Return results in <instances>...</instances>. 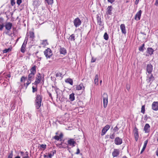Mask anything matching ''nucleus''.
Wrapping results in <instances>:
<instances>
[{
	"label": "nucleus",
	"instance_id": "nucleus-31",
	"mask_svg": "<svg viewBox=\"0 0 158 158\" xmlns=\"http://www.w3.org/2000/svg\"><path fill=\"white\" fill-rule=\"evenodd\" d=\"M69 39L71 41H74L75 39V35L74 34H72L69 37Z\"/></svg>",
	"mask_w": 158,
	"mask_h": 158
},
{
	"label": "nucleus",
	"instance_id": "nucleus-57",
	"mask_svg": "<svg viewBox=\"0 0 158 158\" xmlns=\"http://www.w3.org/2000/svg\"><path fill=\"white\" fill-rule=\"evenodd\" d=\"M80 153V149H79L78 148L77 149V152L75 153V154H78Z\"/></svg>",
	"mask_w": 158,
	"mask_h": 158
},
{
	"label": "nucleus",
	"instance_id": "nucleus-7",
	"mask_svg": "<svg viewBox=\"0 0 158 158\" xmlns=\"http://www.w3.org/2000/svg\"><path fill=\"white\" fill-rule=\"evenodd\" d=\"M133 132L134 133V136L135 137V139L136 141H137L138 139V138L139 137L138 130L136 126H135Z\"/></svg>",
	"mask_w": 158,
	"mask_h": 158
},
{
	"label": "nucleus",
	"instance_id": "nucleus-56",
	"mask_svg": "<svg viewBox=\"0 0 158 158\" xmlns=\"http://www.w3.org/2000/svg\"><path fill=\"white\" fill-rule=\"evenodd\" d=\"M96 58H94L93 57H92L91 60V62L92 63L96 61Z\"/></svg>",
	"mask_w": 158,
	"mask_h": 158
},
{
	"label": "nucleus",
	"instance_id": "nucleus-51",
	"mask_svg": "<svg viewBox=\"0 0 158 158\" xmlns=\"http://www.w3.org/2000/svg\"><path fill=\"white\" fill-rule=\"evenodd\" d=\"M119 130V128L117 127V126H116L113 129V130L115 132H116L118 131Z\"/></svg>",
	"mask_w": 158,
	"mask_h": 158
},
{
	"label": "nucleus",
	"instance_id": "nucleus-38",
	"mask_svg": "<svg viewBox=\"0 0 158 158\" xmlns=\"http://www.w3.org/2000/svg\"><path fill=\"white\" fill-rule=\"evenodd\" d=\"M56 94H57V98H59V99H60V96L59 95L60 94V92H62V91L60 90V91H58V90H56Z\"/></svg>",
	"mask_w": 158,
	"mask_h": 158
},
{
	"label": "nucleus",
	"instance_id": "nucleus-12",
	"mask_svg": "<svg viewBox=\"0 0 158 158\" xmlns=\"http://www.w3.org/2000/svg\"><path fill=\"white\" fill-rule=\"evenodd\" d=\"M110 127L109 125H106L102 129L101 135H104L106 131L109 129Z\"/></svg>",
	"mask_w": 158,
	"mask_h": 158
},
{
	"label": "nucleus",
	"instance_id": "nucleus-41",
	"mask_svg": "<svg viewBox=\"0 0 158 158\" xmlns=\"http://www.w3.org/2000/svg\"><path fill=\"white\" fill-rule=\"evenodd\" d=\"M27 78V77H25L24 76H23L20 79V81L22 82L23 81H25L26 79Z\"/></svg>",
	"mask_w": 158,
	"mask_h": 158
},
{
	"label": "nucleus",
	"instance_id": "nucleus-40",
	"mask_svg": "<svg viewBox=\"0 0 158 158\" xmlns=\"http://www.w3.org/2000/svg\"><path fill=\"white\" fill-rule=\"evenodd\" d=\"M145 105H144L142 106L141 109V112L143 114H144L145 112Z\"/></svg>",
	"mask_w": 158,
	"mask_h": 158
},
{
	"label": "nucleus",
	"instance_id": "nucleus-29",
	"mask_svg": "<svg viewBox=\"0 0 158 158\" xmlns=\"http://www.w3.org/2000/svg\"><path fill=\"white\" fill-rule=\"evenodd\" d=\"M145 44H143L139 48V50L140 51L143 52V51L145 49V48H144Z\"/></svg>",
	"mask_w": 158,
	"mask_h": 158
},
{
	"label": "nucleus",
	"instance_id": "nucleus-1",
	"mask_svg": "<svg viewBox=\"0 0 158 158\" xmlns=\"http://www.w3.org/2000/svg\"><path fill=\"white\" fill-rule=\"evenodd\" d=\"M42 100V97L41 95L38 94L35 97V106L36 109H39L41 106V103Z\"/></svg>",
	"mask_w": 158,
	"mask_h": 158
},
{
	"label": "nucleus",
	"instance_id": "nucleus-8",
	"mask_svg": "<svg viewBox=\"0 0 158 158\" xmlns=\"http://www.w3.org/2000/svg\"><path fill=\"white\" fill-rule=\"evenodd\" d=\"M123 142L122 139L120 138L119 137H117L115 138L114 139V143L117 145H119L121 144Z\"/></svg>",
	"mask_w": 158,
	"mask_h": 158
},
{
	"label": "nucleus",
	"instance_id": "nucleus-64",
	"mask_svg": "<svg viewBox=\"0 0 158 158\" xmlns=\"http://www.w3.org/2000/svg\"><path fill=\"white\" fill-rule=\"evenodd\" d=\"M156 156H158V148H157V150L156 151Z\"/></svg>",
	"mask_w": 158,
	"mask_h": 158
},
{
	"label": "nucleus",
	"instance_id": "nucleus-3",
	"mask_svg": "<svg viewBox=\"0 0 158 158\" xmlns=\"http://www.w3.org/2000/svg\"><path fill=\"white\" fill-rule=\"evenodd\" d=\"M44 53L47 59L51 58L52 55V51L49 48H48L46 49L44 51Z\"/></svg>",
	"mask_w": 158,
	"mask_h": 158
},
{
	"label": "nucleus",
	"instance_id": "nucleus-28",
	"mask_svg": "<svg viewBox=\"0 0 158 158\" xmlns=\"http://www.w3.org/2000/svg\"><path fill=\"white\" fill-rule=\"evenodd\" d=\"M75 94L74 93H72L70 94L69 96V99L71 101H73L75 99Z\"/></svg>",
	"mask_w": 158,
	"mask_h": 158
},
{
	"label": "nucleus",
	"instance_id": "nucleus-37",
	"mask_svg": "<svg viewBox=\"0 0 158 158\" xmlns=\"http://www.w3.org/2000/svg\"><path fill=\"white\" fill-rule=\"evenodd\" d=\"M39 145L40 146H39V147H40L41 148H43L44 150L46 148L47 146L45 144H39Z\"/></svg>",
	"mask_w": 158,
	"mask_h": 158
},
{
	"label": "nucleus",
	"instance_id": "nucleus-32",
	"mask_svg": "<svg viewBox=\"0 0 158 158\" xmlns=\"http://www.w3.org/2000/svg\"><path fill=\"white\" fill-rule=\"evenodd\" d=\"M56 152V151L55 150H53L51 152V153L49 154L48 156V157L50 158H51L54 155V154Z\"/></svg>",
	"mask_w": 158,
	"mask_h": 158
},
{
	"label": "nucleus",
	"instance_id": "nucleus-50",
	"mask_svg": "<svg viewBox=\"0 0 158 158\" xmlns=\"http://www.w3.org/2000/svg\"><path fill=\"white\" fill-rule=\"evenodd\" d=\"M11 5L12 6H14L15 3V0H11Z\"/></svg>",
	"mask_w": 158,
	"mask_h": 158
},
{
	"label": "nucleus",
	"instance_id": "nucleus-2",
	"mask_svg": "<svg viewBox=\"0 0 158 158\" xmlns=\"http://www.w3.org/2000/svg\"><path fill=\"white\" fill-rule=\"evenodd\" d=\"M44 74L42 76H41L40 74V73H38L36 77L35 81L34 83H32V84L37 85L38 84L40 83L41 80L44 81Z\"/></svg>",
	"mask_w": 158,
	"mask_h": 158
},
{
	"label": "nucleus",
	"instance_id": "nucleus-18",
	"mask_svg": "<svg viewBox=\"0 0 158 158\" xmlns=\"http://www.w3.org/2000/svg\"><path fill=\"white\" fill-rule=\"evenodd\" d=\"M147 78H147V81L148 83L150 82L151 83L154 80V78L152 74H151L150 77H147Z\"/></svg>",
	"mask_w": 158,
	"mask_h": 158
},
{
	"label": "nucleus",
	"instance_id": "nucleus-35",
	"mask_svg": "<svg viewBox=\"0 0 158 158\" xmlns=\"http://www.w3.org/2000/svg\"><path fill=\"white\" fill-rule=\"evenodd\" d=\"M12 49L11 48H9L7 49H6L3 51V53H7L11 51Z\"/></svg>",
	"mask_w": 158,
	"mask_h": 158
},
{
	"label": "nucleus",
	"instance_id": "nucleus-19",
	"mask_svg": "<svg viewBox=\"0 0 158 158\" xmlns=\"http://www.w3.org/2000/svg\"><path fill=\"white\" fill-rule=\"evenodd\" d=\"M36 66L35 65L32 67L30 69V74L35 75L36 73Z\"/></svg>",
	"mask_w": 158,
	"mask_h": 158
},
{
	"label": "nucleus",
	"instance_id": "nucleus-42",
	"mask_svg": "<svg viewBox=\"0 0 158 158\" xmlns=\"http://www.w3.org/2000/svg\"><path fill=\"white\" fill-rule=\"evenodd\" d=\"M13 156V151L11 150L10 152V153L9 154L8 158H12Z\"/></svg>",
	"mask_w": 158,
	"mask_h": 158
},
{
	"label": "nucleus",
	"instance_id": "nucleus-9",
	"mask_svg": "<svg viewBox=\"0 0 158 158\" xmlns=\"http://www.w3.org/2000/svg\"><path fill=\"white\" fill-rule=\"evenodd\" d=\"M142 13V11L141 10H139V11L137 13L135 16V19L137 21L139 20L140 19Z\"/></svg>",
	"mask_w": 158,
	"mask_h": 158
},
{
	"label": "nucleus",
	"instance_id": "nucleus-63",
	"mask_svg": "<svg viewBox=\"0 0 158 158\" xmlns=\"http://www.w3.org/2000/svg\"><path fill=\"white\" fill-rule=\"evenodd\" d=\"M139 0H136L135 2V4L136 5L138 4L139 3Z\"/></svg>",
	"mask_w": 158,
	"mask_h": 158
},
{
	"label": "nucleus",
	"instance_id": "nucleus-33",
	"mask_svg": "<svg viewBox=\"0 0 158 158\" xmlns=\"http://www.w3.org/2000/svg\"><path fill=\"white\" fill-rule=\"evenodd\" d=\"M47 40H44L42 41V43H41V44L44 46H46L48 44V43L47 41Z\"/></svg>",
	"mask_w": 158,
	"mask_h": 158
},
{
	"label": "nucleus",
	"instance_id": "nucleus-61",
	"mask_svg": "<svg viewBox=\"0 0 158 158\" xmlns=\"http://www.w3.org/2000/svg\"><path fill=\"white\" fill-rule=\"evenodd\" d=\"M146 148L144 147H143V148L141 150V152L140 153L141 154L142 153V152L144 151V150Z\"/></svg>",
	"mask_w": 158,
	"mask_h": 158
},
{
	"label": "nucleus",
	"instance_id": "nucleus-47",
	"mask_svg": "<svg viewBox=\"0 0 158 158\" xmlns=\"http://www.w3.org/2000/svg\"><path fill=\"white\" fill-rule=\"evenodd\" d=\"M28 36H27V34H26V36L25 38V40H24L23 43H25L26 44H27V40H28V37H27Z\"/></svg>",
	"mask_w": 158,
	"mask_h": 158
},
{
	"label": "nucleus",
	"instance_id": "nucleus-43",
	"mask_svg": "<svg viewBox=\"0 0 158 158\" xmlns=\"http://www.w3.org/2000/svg\"><path fill=\"white\" fill-rule=\"evenodd\" d=\"M115 137V134L114 133H113L112 134H110V135L109 138L111 139H114Z\"/></svg>",
	"mask_w": 158,
	"mask_h": 158
},
{
	"label": "nucleus",
	"instance_id": "nucleus-15",
	"mask_svg": "<svg viewBox=\"0 0 158 158\" xmlns=\"http://www.w3.org/2000/svg\"><path fill=\"white\" fill-rule=\"evenodd\" d=\"M150 127L148 123H146L144 128V131L145 133H148L149 132Z\"/></svg>",
	"mask_w": 158,
	"mask_h": 158
},
{
	"label": "nucleus",
	"instance_id": "nucleus-48",
	"mask_svg": "<svg viewBox=\"0 0 158 158\" xmlns=\"http://www.w3.org/2000/svg\"><path fill=\"white\" fill-rule=\"evenodd\" d=\"M148 139H147V140H146L145 141L144 143L143 147H145V148H146V147L147 146V143H148Z\"/></svg>",
	"mask_w": 158,
	"mask_h": 158
},
{
	"label": "nucleus",
	"instance_id": "nucleus-13",
	"mask_svg": "<svg viewBox=\"0 0 158 158\" xmlns=\"http://www.w3.org/2000/svg\"><path fill=\"white\" fill-rule=\"evenodd\" d=\"M152 109L155 111L158 110V102H154L152 105Z\"/></svg>",
	"mask_w": 158,
	"mask_h": 158
},
{
	"label": "nucleus",
	"instance_id": "nucleus-36",
	"mask_svg": "<svg viewBox=\"0 0 158 158\" xmlns=\"http://www.w3.org/2000/svg\"><path fill=\"white\" fill-rule=\"evenodd\" d=\"M45 2L48 5H51L53 3V0H45Z\"/></svg>",
	"mask_w": 158,
	"mask_h": 158
},
{
	"label": "nucleus",
	"instance_id": "nucleus-22",
	"mask_svg": "<svg viewBox=\"0 0 158 158\" xmlns=\"http://www.w3.org/2000/svg\"><path fill=\"white\" fill-rule=\"evenodd\" d=\"M60 54H63L65 55L66 53V50L65 48H62L60 47Z\"/></svg>",
	"mask_w": 158,
	"mask_h": 158
},
{
	"label": "nucleus",
	"instance_id": "nucleus-49",
	"mask_svg": "<svg viewBox=\"0 0 158 158\" xmlns=\"http://www.w3.org/2000/svg\"><path fill=\"white\" fill-rule=\"evenodd\" d=\"M61 75L62 74L59 72H57L56 74V77H57L59 76H60L61 77H62Z\"/></svg>",
	"mask_w": 158,
	"mask_h": 158
},
{
	"label": "nucleus",
	"instance_id": "nucleus-6",
	"mask_svg": "<svg viewBox=\"0 0 158 158\" xmlns=\"http://www.w3.org/2000/svg\"><path fill=\"white\" fill-rule=\"evenodd\" d=\"M68 143L66 144L70 146H71L73 147L75 146V144L76 143V141L73 139H69L68 140Z\"/></svg>",
	"mask_w": 158,
	"mask_h": 158
},
{
	"label": "nucleus",
	"instance_id": "nucleus-24",
	"mask_svg": "<svg viewBox=\"0 0 158 158\" xmlns=\"http://www.w3.org/2000/svg\"><path fill=\"white\" fill-rule=\"evenodd\" d=\"M82 88L84 89L85 88L83 86V84L82 83H81L79 85H77L76 87L77 90H79L81 89Z\"/></svg>",
	"mask_w": 158,
	"mask_h": 158
},
{
	"label": "nucleus",
	"instance_id": "nucleus-52",
	"mask_svg": "<svg viewBox=\"0 0 158 158\" xmlns=\"http://www.w3.org/2000/svg\"><path fill=\"white\" fill-rule=\"evenodd\" d=\"M22 0H17L16 3L18 5H19L22 3Z\"/></svg>",
	"mask_w": 158,
	"mask_h": 158
},
{
	"label": "nucleus",
	"instance_id": "nucleus-54",
	"mask_svg": "<svg viewBox=\"0 0 158 158\" xmlns=\"http://www.w3.org/2000/svg\"><path fill=\"white\" fill-rule=\"evenodd\" d=\"M126 89H127L129 91L130 89V86L128 84H126Z\"/></svg>",
	"mask_w": 158,
	"mask_h": 158
},
{
	"label": "nucleus",
	"instance_id": "nucleus-27",
	"mask_svg": "<svg viewBox=\"0 0 158 158\" xmlns=\"http://www.w3.org/2000/svg\"><path fill=\"white\" fill-rule=\"evenodd\" d=\"M27 36H29L30 38L32 40L35 37L34 32L31 31L29 32V35H27Z\"/></svg>",
	"mask_w": 158,
	"mask_h": 158
},
{
	"label": "nucleus",
	"instance_id": "nucleus-53",
	"mask_svg": "<svg viewBox=\"0 0 158 158\" xmlns=\"http://www.w3.org/2000/svg\"><path fill=\"white\" fill-rule=\"evenodd\" d=\"M59 138H60V141L61 140V139L62 138L63 136V134L61 132L59 135Z\"/></svg>",
	"mask_w": 158,
	"mask_h": 158
},
{
	"label": "nucleus",
	"instance_id": "nucleus-34",
	"mask_svg": "<svg viewBox=\"0 0 158 158\" xmlns=\"http://www.w3.org/2000/svg\"><path fill=\"white\" fill-rule=\"evenodd\" d=\"M31 81H29L28 80H27V83H24V85L25 86L26 89L27 88V86L31 83Z\"/></svg>",
	"mask_w": 158,
	"mask_h": 158
},
{
	"label": "nucleus",
	"instance_id": "nucleus-62",
	"mask_svg": "<svg viewBox=\"0 0 158 158\" xmlns=\"http://www.w3.org/2000/svg\"><path fill=\"white\" fill-rule=\"evenodd\" d=\"M148 118H150V117H148L147 114L145 115V119L146 120H147Z\"/></svg>",
	"mask_w": 158,
	"mask_h": 158
},
{
	"label": "nucleus",
	"instance_id": "nucleus-25",
	"mask_svg": "<svg viewBox=\"0 0 158 158\" xmlns=\"http://www.w3.org/2000/svg\"><path fill=\"white\" fill-rule=\"evenodd\" d=\"M35 75L29 73L28 76V80L29 81H32L35 78Z\"/></svg>",
	"mask_w": 158,
	"mask_h": 158
},
{
	"label": "nucleus",
	"instance_id": "nucleus-20",
	"mask_svg": "<svg viewBox=\"0 0 158 158\" xmlns=\"http://www.w3.org/2000/svg\"><path fill=\"white\" fill-rule=\"evenodd\" d=\"M27 44H26L25 43H23L21 46L20 49V51L21 52H22L23 53H24V52L25 51V48Z\"/></svg>",
	"mask_w": 158,
	"mask_h": 158
},
{
	"label": "nucleus",
	"instance_id": "nucleus-4",
	"mask_svg": "<svg viewBox=\"0 0 158 158\" xmlns=\"http://www.w3.org/2000/svg\"><path fill=\"white\" fill-rule=\"evenodd\" d=\"M108 95L106 93H104L102 95L103 107L106 108L108 103Z\"/></svg>",
	"mask_w": 158,
	"mask_h": 158
},
{
	"label": "nucleus",
	"instance_id": "nucleus-16",
	"mask_svg": "<svg viewBox=\"0 0 158 158\" xmlns=\"http://www.w3.org/2000/svg\"><path fill=\"white\" fill-rule=\"evenodd\" d=\"M113 9V8L111 6H108L107 8V11L106 12V14L107 15H111L112 14L111 11Z\"/></svg>",
	"mask_w": 158,
	"mask_h": 158
},
{
	"label": "nucleus",
	"instance_id": "nucleus-55",
	"mask_svg": "<svg viewBox=\"0 0 158 158\" xmlns=\"http://www.w3.org/2000/svg\"><path fill=\"white\" fill-rule=\"evenodd\" d=\"M4 21V19L2 17L0 18V24L3 23Z\"/></svg>",
	"mask_w": 158,
	"mask_h": 158
},
{
	"label": "nucleus",
	"instance_id": "nucleus-23",
	"mask_svg": "<svg viewBox=\"0 0 158 158\" xmlns=\"http://www.w3.org/2000/svg\"><path fill=\"white\" fill-rule=\"evenodd\" d=\"M97 22L99 25L100 26H103V24H102V21L101 20V18L98 15H97Z\"/></svg>",
	"mask_w": 158,
	"mask_h": 158
},
{
	"label": "nucleus",
	"instance_id": "nucleus-14",
	"mask_svg": "<svg viewBox=\"0 0 158 158\" xmlns=\"http://www.w3.org/2000/svg\"><path fill=\"white\" fill-rule=\"evenodd\" d=\"M12 26V24L10 22H7L6 23L5 27V28L7 30H10Z\"/></svg>",
	"mask_w": 158,
	"mask_h": 158
},
{
	"label": "nucleus",
	"instance_id": "nucleus-11",
	"mask_svg": "<svg viewBox=\"0 0 158 158\" xmlns=\"http://www.w3.org/2000/svg\"><path fill=\"white\" fill-rule=\"evenodd\" d=\"M153 70L152 65L151 64H148L147 66V71L149 74H151Z\"/></svg>",
	"mask_w": 158,
	"mask_h": 158
},
{
	"label": "nucleus",
	"instance_id": "nucleus-30",
	"mask_svg": "<svg viewBox=\"0 0 158 158\" xmlns=\"http://www.w3.org/2000/svg\"><path fill=\"white\" fill-rule=\"evenodd\" d=\"M98 74H96L95 77V78L94 80V82L95 84L96 85H98Z\"/></svg>",
	"mask_w": 158,
	"mask_h": 158
},
{
	"label": "nucleus",
	"instance_id": "nucleus-26",
	"mask_svg": "<svg viewBox=\"0 0 158 158\" xmlns=\"http://www.w3.org/2000/svg\"><path fill=\"white\" fill-rule=\"evenodd\" d=\"M65 82L68 83L69 84L71 85H73V80L72 79L68 78L65 80Z\"/></svg>",
	"mask_w": 158,
	"mask_h": 158
},
{
	"label": "nucleus",
	"instance_id": "nucleus-17",
	"mask_svg": "<svg viewBox=\"0 0 158 158\" xmlns=\"http://www.w3.org/2000/svg\"><path fill=\"white\" fill-rule=\"evenodd\" d=\"M120 29L121 30L122 33L125 34L127 32L126 29V27L124 24H122L120 26Z\"/></svg>",
	"mask_w": 158,
	"mask_h": 158
},
{
	"label": "nucleus",
	"instance_id": "nucleus-60",
	"mask_svg": "<svg viewBox=\"0 0 158 158\" xmlns=\"http://www.w3.org/2000/svg\"><path fill=\"white\" fill-rule=\"evenodd\" d=\"M155 5L156 6H158V0H156Z\"/></svg>",
	"mask_w": 158,
	"mask_h": 158
},
{
	"label": "nucleus",
	"instance_id": "nucleus-59",
	"mask_svg": "<svg viewBox=\"0 0 158 158\" xmlns=\"http://www.w3.org/2000/svg\"><path fill=\"white\" fill-rule=\"evenodd\" d=\"M47 93L49 95V97H50L52 99V96L51 94L48 91H47Z\"/></svg>",
	"mask_w": 158,
	"mask_h": 158
},
{
	"label": "nucleus",
	"instance_id": "nucleus-44",
	"mask_svg": "<svg viewBox=\"0 0 158 158\" xmlns=\"http://www.w3.org/2000/svg\"><path fill=\"white\" fill-rule=\"evenodd\" d=\"M4 27H5V25L3 23L0 24V31H2Z\"/></svg>",
	"mask_w": 158,
	"mask_h": 158
},
{
	"label": "nucleus",
	"instance_id": "nucleus-10",
	"mask_svg": "<svg viewBox=\"0 0 158 158\" xmlns=\"http://www.w3.org/2000/svg\"><path fill=\"white\" fill-rule=\"evenodd\" d=\"M120 153V150L119 149H114L112 153V156L114 157L118 156Z\"/></svg>",
	"mask_w": 158,
	"mask_h": 158
},
{
	"label": "nucleus",
	"instance_id": "nucleus-21",
	"mask_svg": "<svg viewBox=\"0 0 158 158\" xmlns=\"http://www.w3.org/2000/svg\"><path fill=\"white\" fill-rule=\"evenodd\" d=\"M154 50L152 48H148L147 49V52L150 55L153 54Z\"/></svg>",
	"mask_w": 158,
	"mask_h": 158
},
{
	"label": "nucleus",
	"instance_id": "nucleus-39",
	"mask_svg": "<svg viewBox=\"0 0 158 158\" xmlns=\"http://www.w3.org/2000/svg\"><path fill=\"white\" fill-rule=\"evenodd\" d=\"M104 39L106 40H108V35L107 33L106 32H105L104 35Z\"/></svg>",
	"mask_w": 158,
	"mask_h": 158
},
{
	"label": "nucleus",
	"instance_id": "nucleus-58",
	"mask_svg": "<svg viewBox=\"0 0 158 158\" xmlns=\"http://www.w3.org/2000/svg\"><path fill=\"white\" fill-rule=\"evenodd\" d=\"M115 1V0H107L108 2L111 3H112Z\"/></svg>",
	"mask_w": 158,
	"mask_h": 158
},
{
	"label": "nucleus",
	"instance_id": "nucleus-5",
	"mask_svg": "<svg viewBox=\"0 0 158 158\" xmlns=\"http://www.w3.org/2000/svg\"><path fill=\"white\" fill-rule=\"evenodd\" d=\"M73 22L74 26L76 27H78L81 25V21L78 17H77V18L73 20Z\"/></svg>",
	"mask_w": 158,
	"mask_h": 158
},
{
	"label": "nucleus",
	"instance_id": "nucleus-45",
	"mask_svg": "<svg viewBox=\"0 0 158 158\" xmlns=\"http://www.w3.org/2000/svg\"><path fill=\"white\" fill-rule=\"evenodd\" d=\"M36 87L35 88L34 86H33L32 87V92L33 93H34L37 90V85H36Z\"/></svg>",
	"mask_w": 158,
	"mask_h": 158
},
{
	"label": "nucleus",
	"instance_id": "nucleus-46",
	"mask_svg": "<svg viewBox=\"0 0 158 158\" xmlns=\"http://www.w3.org/2000/svg\"><path fill=\"white\" fill-rule=\"evenodd\" d=\"M53 138L57 140H59L60 139V138H59V136L58 135L55 136L53 137Z\"/></svg>",
	"mask_w": 158,
	"mask_h": 158
}]
</instances>
